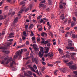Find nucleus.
<instances>
[{"label": "nucleus", "mask_w": 77, "mask_h": 77, "mask_svg": "<svg viewBox=\"0 0 77 77\" xmlns=\"http://www.w3.org/2000/svg\"><path fill=\"white\" fill-rule=\"evenodd\" d=\"M40 51L38 53V56L40 58H42L44 56V48L42 46L40 47Z\"/></svg>", "instance_id": "nucleus-1"}, {"label": "nucleus", "mask_w": 77, "mask_h": 77, "mask_svg": "<svg viewBox=\"0 0 77 77\" xmlns=\"http://www.w3.org/2000/svg\"><path fill=\"white\" fill-rule=\"evenodd\" d=\"M16 55L14 56V57L13 59L12 62L11 63L10 66L11 67L12 66H13V64H14V63H15V60H14V59H17V58L18 57V55L20 54V51H17V52H16Z\"/></svg>", "instance_id": "nucleus-2"}, {"label": "nucleus", "mask_w": 77, "mask_h": 77, "mask_svg": "<svg viewBox=\"0 0 77 77\" xmlns=\"http://www.w3.org/2000/svg\"><path fill=\"white\" fill-rule=\"evenodd\" d=\"M72 64V62H70L69 63H67V65L69 66V68L71 69H75V70L77 69V67L75 66V65H71Z\"/></svg>", "instance_id": "nucleus-3"}, {"label": "nucleus", "mask_w": 77, "mask_h": 77, "mask_svg": "<svg viewBox=\"0 0 77 77\" xmlns=\"http://www.w3.org/2000/svg\"><path fill=\"white\" fill-rule=\"evenodd\" d=\"M20 4L21 5H23L22 6L21 9L20 11V14H21L22 12H23L24 11V6L25 5V2H21L20 3Z\"/></svg>", "instance_id": "nucleus-4"}, {"label": "nucleus", "mask_w": 77, "mask_h": 77, "mask_svg": "<svg viewBox=\"0 0 77 77\" xmlns=\"http://www.w3.org/2000/svg\"><path fill=\"white\" fill-rule=\"evenodd\" d=\"M60 9H63V6L66 5V3H64L62 4V2H60Z\"/></svg>", "instance_id": "nucleus-5"}, {"label": "nucleus", "mask_w": 77, "mask_h": 77, "mask_svg": "<svg viewBox=\"0 0 77 77\" xmlns=\"http://www.w3.org/2000/svg\"><path fill=\"white\" fill-rule=\"evenodd\" d=\"M18 21V17H16L14 19V20L13 21V25H15V23H17Z\"/></svg>", "instance_id": "nucleus-6"}, {"label": "nucleus", "mask_w": 77, "mask_h": 77, "mask_svg": "<svg viewBox=\"0 0 77 77\" xmlns=\"http://www.w3.org/2000/svg\"><path fill=\"white\" fill-rule=\"evenodd\" d=\"M45 49H46V51H45V53H48V51L50 50V47L49 46L48 48L47 47H45Z\"/></svg>", "instance_id": "nucleus-7"}, {"label": "nucleus", "mask_w": 77, "mask_h": 77, "mask_svg": "<svg viewBox=\"0 0 77 77\" xmlns=\"http://www.w3.org/2000/svg\"><path fill=\"white\" fill-rule=\"evenodd\" d=\"M12 60V57H10V58L8 60L7 62L5 63L6 64H8L9 62H11Z\"/></svg>", "instance_id": "nucleus-8"}, {"label": "nucleus", "mask_w": 77, "mask_h": 77, "mask_svg": "<svg viewBox=\"0 0 77 77\" xmlns=\"http://www.w3.org/2000/svg\"><path fill=\"white\" fill-rule=\"evenodd\" d=\"M60 20H65V17H64V14H62L60 16Z\"/></svg>", "instance_id": "nucleus-9"}, {"label": "nucleus", "mask_w": 77, "mask_h": 77, "mask_svg": "<svg viewBox=\"0 0 77 77\" xmlns=\"http://www.w3.org/2000/svg\"><path fill=\"white\" fill-rule=\"evenodd\" d=\"M66 48L68 49V50H74V48L72 47H69L68 46L66 47Z\"/></svg>", "instance_id": "nucleus-10"}, {"label": "nucleus", "mask_w": 77, "mask_h": 77, "mask_svg": "<svg viewBox=\"0 0 77 77\" xmlns=\"http://www.w3.org/2000/svg\"><path fill=\"white\" fill-rule=\"evenodd\" d=\"M23 49H22L20 52V57H21L22 56V54H23Z\"/></svg>", "instance_id": "nucleus-11"}, {"label": "nucleus", "mask_w": 77, "mask_h": 77, "mask_svg": "<svg viewBox=\"0 0 77 77\" xmlns=\"http://www.w3.org/2000/svg\"><path fill=\"white\" fill-rule=\"evenodd\" d=\"M14 34L13 33H11L10 34V35L8 36V38H13V37H14Z\"/></svg>", "instance_id": "nucleus-12"}, {"label": "nucleus", "mask_w": 77, "mask_h": 77, "mask_svg": "<svg viewBox=\"0 0 77 77\" xmlns=\"http://www.w3.org/2000/svg\"><path fill=\"white\" fill-rule=\"evenodd\" d=\"M34 59L35 63L37 64V63H38V58H37L36 59V58H34Z\"/></svg>", "instance_id": "nucleus-13"}, {"label": "nucleus", "mask_w": 77, "mask_h": 77, "mask_svg": "<svg viewBox=\"0 0 77 77\" xmlns=\"http://www.w3.org/2000/svg\"><path fill=\"white\" fill-rule=\"evenodd\" d=\"M2 52H3V53H6V54H8V53H10V51H2Z\"/></svg>", "instance_id": "nucleus-14"}, {"label": "nucleus", "mask_w": 77, "mask_h": 77, "mask_svg": "<svg viewBox=\"0 0 77 77\" xmlns=\"http://www.w3.org/2000/svg\"><path fill=\"white\" fill-rule=\"evenodd\" d=\"M41 39L42 40L41 43L43 44H44L45 43V40L43 38H42Z\"/></svg>", "instance_id": "nucleus-15"}, {"label": "nucleus", "mask_w": 77, "mask_h": 77, "mask_svg": "<svg viewBox=\"0 0 77 77\" xmlns=\"http://www.w3.org/2000/svg\"><path fill=\"white\" fill-rule=\"evenodd\" d=\"M60 70H61V71H62V72H63L64 73H65V69H60Z\"/></svg>", "instance_id": "nucleus-16"}, {"label": "nucleus", "mask_w": 77, "mask_h": 77, "mask_svg": "<svg viewBox=\"0 0 77 77\" xmlns=\"http://www.w3.org/2000/svg\"><path fill=\"white\" fill-rule=\"evenodd\" d=\"M72 37L73 38H77V35H75V34H73L72 35Z\"/></svg>", "instance_id": "nucleus-17"}, {"label": "nucleus", "mask_w": 77, "mask_h": 77, "mask_svg": "<svg viewBox=\"0 0 77 77\" xmlns=\"http://www.w3.org/2000/svg\"><path fill=\"white\" fill-rule=\"evenodd\" d=\"M26 31H24L23 32V35L25 36H27V34H26Z\"/></svg>", "instance_id": "nucleus-18"}, {"label": "nucleus", "mask_w": 77, "mask_h": 77, "mask_svg": "<svg viewBox=\"0 0 77 77\" xmlns=\"http://www.w3.org/2000/svg\"><path fill=\"white\" fill-rule=\"evenodd\" d=\"M50 57H52L53 56V53H51V54L48 56Z\"/></svg>", "instance_id": "nucleus-19"}, {"label": "nucleus", "mask_w": 77, "mask_h": 77, "mask_svg": "<svg viewBox=\"0 0 77 77\" xmlns=\"http://www.w3.org/2000/svg\"><path fill=\"white\" fill-rule=\"evenodd\" d=\"M27 72H28L29 74H30V75H33L31 71H27Z\"/></svg>", "instance_id": "nucleus-20"}, {"label": "nucleus", "mask_w": 77, "mask_h": 77, "mask_svg": "<svg viewBox=\"0 0 77 77\" xmlns=\"http://www.w3.org/2000/svg\"><path fill=\"white\" fill-rule=\"evenodd\" d=\"M33 68L34 69H35L36 70L37 69V66H36V65L35 64L33 66Z\"/></svg>", "instance_id": "nucleus-21"}, {"label": "nucleus", "mask_w": 77, "mask_h": 77, "mask_svg": "<svg viewBox=\"0 0 77 77\" xmlns=\"http://www.w3.org/2000/svg\"><path fill=\"white\" fill-rule=\"evenodd\" d=\"M44 6V5L43 4H39V8H42V7H43Z\"/></svg>", "instance_id": "nucleus-22"}, {"label": "nucleus", "mask_w": 77, "mask_h": 77, "mask_svg": "<svg viewBox=\"0 0 77 77\" xmlns=\"http://www.w3.org/2000/svg\"><path fill=\"white\" fill-rule=\"evenodd\" d=\"M29 10H31L32 8V5H30L29 6Z\"/></svg>", "instance_id": "nucleus-23"}, {"label": "nucleus", "mask_w": 77, "mask_h": 77, "mask_svg": "<svg viewBox=\"0 0 77 77\" xmlns=\"http://www.w3.org/2000/svg\"><path fill=\"white\" fill-rule=\"evenodd\" d=\"M74 25V22H72L71 23V27H73Z\"/></svg>", "instance_id": "nucleus-24"}, {"label": "nucleus", "mask_w": 77, "mask_h": 77, "mask_svg": "<svg viewBox=\"0 0 77 77\" xmlns=\"http://www.w3.org/2000/svg\"><path fill=\"white\" fill-rule=\"evenodd\" d=\"M63 61L64 62V63H67V62H69V60H63Z\"/></svg>", "instance_id": "nucleus-25"}, {"label": "nucleus", "mask_w": 77, "mask_h": 77, "mask_svg": "<svg viewBox=\"0 0 77 77\" xmlns=\"http://www.w3.org/2000/svg\"><path fill=\"white\" fill-rule=\"evenodd\" d=\"M32 71H33V72H35V69H34L33 68V67H32V68L30 69Z\"/></svg>", "instance_id": "nucleus-26"}, {"label": "nucleus", "mask_w": 77, "mask_h": 77, "mask_svg": "<svg viewBox=\"0 0 77 77\" xmlns=\"http://www.w3.org/2000/svg\"><path fill=\"white\" fill-rule=\"evenodd\" d=\"M58 71V70H56L54 72V74L55 75H57V72Z\"/></svg>", "instance_id": "nucleus-27"}, {"label": "nucleus", "mask_w": 77, "mask_h": 77, "mask_svg": "<svg viewBox=\"0 0 77 77\" xmlns=\"http://www.w3.org/2000/svg\"><path fill=\"white\" fill-rule=\"evenodd\" d=\"M29 8H26L24 10L25 12H27L29 11Z\"/></svg>", "instance_id": "nucleus-28"}, {"label": "nucleus", "mask_w": 77, "mask_h": 77, "mask_svg": "<svg viewBox=\"0 0 77 77\" xmlns=\"http://www.w3.org/2000/svg\"><path fill=\"white\" fill-rule=\"evenodd\" d=\"M3 19V15H1L0 16V20H2Z\"/></svg>", "instance_id": "nucleus-29"}, {"label": "nucleus", "mask_w": 77, "mask_h": 77, "mask_svg": "<svg viewBox=\"0 0 77 77\" xmlns=\"http://www.w3.org/2000/svg\"><path fill=\"white\" fill-rule=\"evenodd\" d=\"M8 59H9V57L7 56V57H5L4 60H8Z\"/></svg>", "instance_id": "nucleus-30"}, {"label": "nucleus", "mask_w": 77, "mask_h": 77, "mask_svg": "<svg viewBox=\"0 0 77 77\" xmlns=\"http://www.w3.org/2000/svg\"><path fill=\"white\" fill-rule=\"evenodd\" d=\"M42 17V16H38L37 17V19L38 20H41V18Z\"/></svg>", "instance_id": "nucleus-31"}, {"label": "nucleus", "mask_w": 77, "mask_h": 77, "mask_svg": "<svg viewBox=\"0 0 77 77\" xmlns=\"http://www.w3.org/2000/svg\"><path fill=\"white\" fill-rule=\"evenodd\" d=\"M32 41H33V40H36V38H35V36H34L32 37Z\"/></svg>", "instance_id": "nucleus-32"}, {"label": "nucleus", "mask_w": 77, "mask_h": 77, "mask_svg": "<svg viewBox=\"0 0 77 77\" xmlns=\"http://www.w3.org/2000/svg\"><path fill=\"white\" fill-rule=\"evenodd\" d=\"M31 36H34V34H33V32L32 31H31Z\"/></svg>", "instance_id": "nucleus-33"}, {"label": "nucleus", "mask_w": 77, "mask_h": 77, "mask_svg": "<svg viewBox=\"0 0 77 77\" xmlns=\"http://www.w3.org/2000/svg\"><path fill=\"white\" fill-rule=\"evenodd\" d=\"M73 73L75 74V75H77V71H75L73 72Z\"/></svg>", "instance_id": "nucleus-34"}, {"label": "nucleus", "mask_w": 77, "mask_h": 77, "mask_svg": "<svg viewBox=\"0 0 77 77\" xmlns=\"http://www.w3.org/2000/svg\"><path fill=\"white\" fill-rule=\"evenodd\" d=\"M27 66H28V68H30V69L32 68V65H28Z\"/></svg>", "instance_id": "nucleus-35"}, {"label": "nucleus", "mask_w": 77, "mask_h": 77, "mask_svg": "<svg viewBox=\"0 0 77 77\" xmlns=\"http://www.w3.org/2000/svg\"><path fill=\"white\" fill-rule=\"evenodd\" d=\"M42 65H46V63H45L44 61H42Z\"/></svg>", "instance_id": "nucleus-36"}, {"label": "nucleus", "mask_w": 77, "mask_h": 77, "mask_svg": "<svg viewBox=\"0 0 77 77\" xmlns=\"http://www.w3.org/2000/svg\"><path fill=\"white\" fill-rule=\"evenodd\" d=\"M33 26V25L32 24H30L29 26V29H30L31 27H32Z\"/></svg>", "instance_id": "nucleus-37"}, {"label": "nucleus", "mask_w": 77, "mask_h": 77, "mask_svg": "<svg viewBox=\"0 0 77 77\" xmlns=\"http://www.w3.org/2000/svg\"><path fill=\"white\" fill-rule=\"evenodd\" d=\"M48 65L49 66H53V64H50L49 63H48Z\"/></svg>", "instance_id": "nucleus-38"}, {"label": "nucleus", "mask_w": 77, "mask_h": 77, "mask_svg": "<svg viewBox=\"0 0 77 77\" xmlns=\"http://www.w3.org/2000/svg\"><path fill=\"white\" fill-rule=\"evenodd\" d=\"M68 45L69 47H71L72 45V43H70L68 44Z\"/></svg>", "instance_id": "nucleus-39"}, {"label": "nucleus", "mask_w": 77, "mask_h": 77, "mask_svg": "<svg viewBox=\"0 0 77 77\" xmlns=\"http://www.w3.org/2000/svg\"><path fill=\"white\" fill-rule=\"evenodd\" d=\"M73 20L74 21H76V18L75 17H73Z\"/></svg>", "instance_id": "nucleus-40"}, {"label": "nucleus", "mask_w": 77, "mask_h": 77, "mask_svg": "<svg viewBox=\"0 0 77 77\" xmlns=\"http://www.w3.org/2000/svg\"><path fill=\"white\" fill-rule=\"evenodd\" d=\"M62 58H63V59H65L66 57V55H63L62 57Z\"/></svg>", "instance_id": "nucleus-41"}, {"label": "nucleus", "mask_w": 77, "mask_h": 77, "mask_svg": "<svg viewBox=\"0 0 77 77\" xmlns=\"http://www.w3.org/2000/svg\"><path fill=\"white\" fill-rule=\"evenodd\" d=\"M50 36H51V37H52V38H53V34L51 32L50 33Z\"/></svg>", "instance_id": "nucleus-42"}, {"label": "nucleus", "mask_w": 77, "mask_h": 77, "mask_svg": "<svg viewBox=\"0 0 77 77\" xmlns=\"http://www.w3.org/2000/svg\"><path fill=\"white\" fill-rule=\"evenodd\" d=\"M28 25H25V29H27V28H28Z\"/></svg>", "instance_id": "nucleus-43"}, {"label": "nucleus", "mask_w": 77, "mask_h": 77, "mask_svg": "<svg viewBox=\"0 0 77 77\" xmlns=\"http://www.w3.org/2000/svg\"><path fill=\"white\" fill-rule=\"evenodd\" d=\"M26 45H29V41H27L26 42Z\"/></svg>", "instance_id": "nucleus-44"}, {"label": "nucleus", "mask_w": 77, "mask_h": 77, "mask_svg": "<svg viewBox=\"0 0 77 77\" xmlns=\"http://www.w3.org/2000/svg\"><path fill=\"white\" fill-rule=\"evenodd\" d=\"M8 41H9L10 42H12L13 41V39H10Z\"/></svg>", "instance_id": "nucleus-45"}, {"label": "nucleus", "mask_w": 77, "mask_h": 77, "mask_svg": "<svg viewBox=\"0 0 77 77\" xmlns=\"http://www.w3.org/2000/svg\"><path fill=\"white\" fill-rule=\"evenodd\" d=\"M48 41L47 40L45 42L44 44H48Z\"/></svg>", "instance_id": "nucleus-46"}, {"label": "nucleus", "mask_w": 77, "mask_h": 77, "mask_svg": "<svg viewBox=\"0 0 77 77\" xmlns=\"http://www.w3.org/2000/svg\"><path fill=\"white\" fill-rule=\"evenodd\" d=\"M68 21L69 23H71V19L68 20Z\"/></svg>", "instance_id": "nucleus-47"}, {"label": "nucleus", "mask_w": 77, "mask_h": 77, "mask_svg": "<svg viewBox=\"0 0 77 77\" xmlns=\"http://www.w3.org/2000/svg\"><path fill=\"white\" fill-rule=\"evenodd\" d=\"M68 42L69 43V42H72V41L71 40L69 39L68 40Z\"/></svg>", "instance_id": "nucleus-48"}, {"label": "nucleus", "mask_w": 77, "mask_h": 77, "mask_svg": "<svg viewBox=\"0 0 77 77\" xmlns=\"http://www.w3.org/2000/svg\"><path fill=\"white\" fill-rule=\"evenodd\" d=\"M45 1L44 0V1H42L40 3H41V4L44 3H45Z\"/></svg>", "instance_id": "nucleus-49"}, {"label": "nucleus", "mask_w": 77, "mask_h": 77, "mask_svg": "<svg viewBox=\"0 0 77 77\" xmlns=\"http://www.w3.org/2000/svg\"><path fill=\"white\" fill-rule=\"evenodd\" d=\"M70 29V28L69 27H68L66 28V30H69Z\"/></svg>", "instance_id": "nucleus-50"}, {"label": "nucleus", "mask_w": 77, "mask_h": 77, "mask_svg": "<svg viewBox=\"0 0 77 77\" xmlns=\"http://www.w3.org/2000/svg\"><path fill=\"white\" fill-rule=\"evenodd\" d=\"M47 46H50L51 45V44H50V43L48 42L47 45Z\"/></svg>", "instance_id": "nucleus-51"}, {"label": "nucleus", "mask_w": 77, "mask_h": 77, "mask_svg": "<svg viewBox=\"0 0 77 77\" xmlns=\"http://www.w3.org/2000/svg\"><path fill=\"white\" fill-rule=\"evenodd\" d=\"M66 57H69V55L68 54H66Z\"/></svg>", "instance_id": "nucleus-52"}, {"label": "nucleus", "mask_w": 77, "mask_h": 77, "mask_svg": "<svg viewBox=\"0 0 77 77\" xmlns=\"http://www.w3.org/2000/svg\"><path fill=\"white\" fill-rule=\"evenodd\" d=\"M31 17H32V14H30L29 15V18L30 20H31Z\"/></svg>", "instance_id": "nucleus-53"}, {"label": "nucleus", "mask_w": 77, "mask_h": 77, "mask_svg": "<svg viewBox=\"0 0 77 77\" xmlns=\"http://www.w3.org/2000/svg\"><path fill=\"white\" fill-rule=\"evenodd\" d=\"M44 34H45V32H42L41 33V35L42 36H44Z\"/></svg>", "instance_id": "nucleus-54"}, {"label": "nucleus", "mask_w": 77, "mask_h": 77, "mask_svg": "<svg viewBox=\"0 0 77 77\" xmlns=\"http://www.w3.org/2000/svg\"><path fill=\"white\" fill-rule=\"evenodd\" d=\"M5 10H8V6L5 7Z\"/></svg>", "instance_id": "nucleus-55"}, {"label": "nucleus", "mask_w": 77, "mask_h": 77, "mask_svg": "<svg viewBox=\"0 0 77 77\" xmlns=\"http://www.w3.org/2000/svg\"><path fill=\"white\" fill-rule=\"evenodd\" d=\"M51 18L52 19L54 18V15L53 14L51 15Z\"/></svg>", "instance_id": "nucleus-56"}, {"label": "nucleus", "mask_w": 77, "mask_h": 77, "mask_svg": "<svg viewBox=\"0 0 77 77\" xmlns=\"http://www.w3.org/2000/svg\"><path fill=\"white\" fill-rule=\"evenodd\" d=\"M8 21H9V20H5V22H4V23H8Z\"/></svg>", "instance_id": "nucleus-57"}, {"label": "nucleus", "mask_w": 77, "mask_h": 77, "mask_svg": "<svg viewBox=\"0 0 77 77\" xmlns=\"http://www.w3.org/2000/svg\"><path fill=\"white\" fill-rule=\"evenodd\" d=\"M20 43H22V42H22V39H21V38H20Z\"/></svg>", "instance_id": "nucleus-58"}, {"label": "nucleus", "mask_w": 77, "mask_h": 77, "mask_svg": "<svg viewBox=\"0 0 77 77\" xmlns=\"http://www.w3.org/2000/svg\"><path fill=\"white\" fill-rule=\"evenodd\" d=\"M6 18V15H5L3 17V19L4 20H5V18Z\"/></svg>", "instance_id": "nucleus-59"}, {"label": "nucleus", "mask_w": 77, "mask_h": 77, "mask_svg": "<svg viewBox=\"0 0 77 77\" xmlns=\"http://www.w3.org/2000/svg\"><path fill=\"white\" fill-rule=\"evenodd\" d=\"M11 44H12V43H9L7 44V45L8 47H9V46H10V45H11Z\"/></svg>", "instance_id": "nucleus-60"}, {"label": "nucleus", "mask_w": 77, "mask_h": 77, "mask_svg": "<svg viewBox=\"0 0 77 77\" xmlns=\"http://www.w3.org/2000/svg\"><path fill=\"white\" fill-rule=\"evenodd\" d=\"M38 30L39 31H42V28H38Z\"/></svg>", "instance_id": "nucleus-61"}, {"label": "nucleus", "mask_w": 77, "mask_h": 77, "mask_svg": "<svg viewBox=\"0 0 77 77\" xmlns=\"http://www.w3.org/2000/svg\"><path fill=\"white\" fill-rule=\"evenodd\" d=\"M33 51H31V55H32V56H33Z\"/></svg>", "instance_id": "nucleus-62"}, {"label": "nucleus", "mask_w": 77, "mask_h": 77, "mask_svg": "<svg viewBox=\"0 0 77 77\" xmlns=\"http://www.w3.org/2000/svg\"><path fill=\"white\" fill-rule=\"evenodd\" d=\"M44 35L45 36H47V34L45 32Z\"/></svg>", "instance_id": "nucleus-63"}, {"label": "nucleus", "mask_w": 77, "mask_h": 77, "mask_svg": "<svg viewBox=\"0 0 77 77\" xmlns=\"http://www.w3.org/2000/svg\"><path fill=\"white\" fill-rule=\"evenodd\" d=\"M27 49H23L24 51H27Z\"/></svg>", "instance_id": "nucleus-64"}]
</instances>
